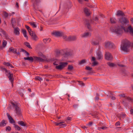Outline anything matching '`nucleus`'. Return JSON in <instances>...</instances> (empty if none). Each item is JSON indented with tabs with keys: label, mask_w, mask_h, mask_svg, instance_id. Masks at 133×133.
Instances as JSON below:
<instances>
[{
	"label": "nucleus",
	"mask_w": 133,
	"mask_h": 133,
	"mask_svg": "<svg viewBox=\"0 0 133 133\" xmlns=\"http://www.w3.org/2000/svg\"><path fill=\"white\" fill-rule=\"evenodd\" d=\"M124 26H118L115 27H111L110 29L112 32L115 33L117 36L121 35L124 31Z\"/></svg>",
	"instance_id": "nucleus-1"
},
{
	"label": "nucleus",
	"mask_w": 133,
	"mask_h": 133,
	"mask_svg": "<svg viewBox=\"0 0 133 133\" xmlns=\"http://www.w3.org/2000/svg\"><path fill=\"white\" fill-rule=\"evenodd\" d=\"M52 34L56 36L57 37L61 36L64 34V33L63 32L59 31L53 32Z\"/></svg>",
	"instance_id": "nucleus-16"
},
{
	"label": "nucleus",
	"mask_w": 133,
	"mask_h": 133,
	"mask_svg": "<svg viewBox=\"0 0 133 133\" xmlns=\"http://www.w3.org/2000/svg\"><path fill=\"white\" fill-rule=\"evenodd\" d=\"M119 21L122 24H127L129 23V21L125 17H123L119 19Z\"/></svg>",
	"instance_id": "nucleus-8"
},
{
	"label": "nucleus",
	"mask_w": 133,
	"mask_h": 133,
	"mask_svg": "<svg viewBox=\"0 0 133 133\" xmlns=\"http://www.w3.org/2000/svg\"><path fill=\"white\" fill-rule=\"evenodd\" d=\"M126 99L128 100H130V101H132V99H131L130 97H126Z\"/></svg>",
	"instance_id": "nucleus-63"
},
{
	"label": "nucleus",
	"mask_w": 133,
	"mask_h": 133,
	"mask_svg": "<svg viewBox=\"0 0 133 133\" xmlns=\"http://www.w3.org/2000/svg\"><path fill=\"white\" fill-rule=\"evenodd\" d=\"M94 19V21L98 23L99 22V21H98L99 18L97 17H95Z\"/></svg>",
	"instance_id": "nucleus-50"
},
{
	"label": "nucleus",
	"mask_w": 133,
	"mask_h": 133,
	"mask_svg": "<svg viewBox=\"0 0 133 133\" xmlns=\"http://www.w3.org/2000/svg\"><path fill=\"white\" fill-rule=\"evenodd\" d=\"M22 31L24 37L26 38L27 39H28V37L26 35V30L25 29H23L22 30Z\"/></svg>",
	"instance_id": "nucleus-29"
},
{
	"label": "nucleus",
	"mask_w": 133,
	"mask_h": 133,
	"mask_svg": "<svg viewBox=\"0 0 133 133\" xmlns=\"http://www.w3.org/2000/svg\"><path fill=\"white\" fill-rule=\"evenodd\" d=\"M11 24L13 28H14L15 25L16 23V22L15 20V19L14 18H11Z\"/></svg>",
	"instance_id": "nucleus-28"
},
{
	"label": "nucleus",
	"mask_w": 133,
	"mask_h": 133,
	"mask_svg": "<svg viewBox=\"0 0 133 133\" xmlns=\"http://www.w3.org/2000/svg\"><path fill=\"white\" fill-rule=\"evenodd\" d=\"M6 115L10 123L12 124L15 123V121L12 118V117L10 115L9 113H7Z\"/></svg>",
	"instance_id": "nucleus-18"
},
{
	"label": "nucleus",
	"mask_w": 133,
	"mask_h": 133,
	"mask_svg": "<svg viewBox=\"0 0 133 133\" xmlns=\"http://www.w3.org/2000/svg\"><path fill=\"white\" fill-rule=\"evenodd\" d=\"M77 39V37L75 36H70L66 38L65 40L69 41H76Z\"/></svg>",
	"instance_id": "nucleus-13"
},
{
	"label": "nucleus",
	"mask_w": 133,
	"mask_h": 133,
	"mask_svg": "<svg viewBox=\"0 0 133 133\" xmlns=\"http://www.w3.org/2000/svg\"><path fill=\"white\" fill-rule=\"evenodd\" d=\"M116 15L117 16H125L124 13L122 11L120 10H118L117 11Z\"/></svg>",
	"instance_id": "nucleus-22"
},
{
	"label": "nucleus",
	"mask_w": 133,
	"mask_h": 133,
	"mask_svg": "<svg viewBox=\"0 0 133 133\" xmlns=\"http://www.w3.org/2000/svg\"><path fill=\"white\" fill-rule=\"evenodd\" d=\"M71 54L70 52L67 51L63 55L64 57H66L71 56Z\"/></svg>",
	"instance_id": "nucleus-26"
},
{
	"label": "nucleus",
	"mask_w": 133,
	"mask_h": 133,
	"mask_svg": "<svg viewBox=\"0 0 133 133\" xmlns=\"http://www.w3.org/2000/svg\"><path fill=\"white\" fill-rule=\"evenodd\" d=\"M91 35V33L89 32H84L82 35V37H90Z\"/></svg>",
	"instance_id": "nucleus-19"
},
{
	"label": "nucleus",
	"mask_w": 133,
	"mask_h": 133,
	"mask_svg": "<svg viewBox=\"0 0 133 133\" xmlns=\"http://www.w3.org/2000/svg\"><path fill=\"white\" fill-rule=\"evenodd\" d=\"M73 69V67L71 65H69L68 68V69L70 70H72Z\"/></svg>",
	"instance_id": "nucleus-40"
},
{
	"label": "nucleus",
	"mask_w": 133,
	"mask_h": 133,
	"mask_svg": "<svg viewBox=\"0 0 133 133\" xmlns=\"http://www.w3.org/2000/svg\"><path fill=\"white\" fill-rule=\"evenodd\" d=\"M10 63L9 62H4V64L7 66H9L10 65Z\"/></svg>",
	"instance_id": "nucleus-47"
},
{
	"label": "nucleus",
	"mask_w": 133,
	"mask_h": 133,
	"mask_svg": "<svg viewBox=\"0 0 133 133\" xmlns=\"http://www.w3.org/2000/svg\"><path fill=\"white\" fill-rule=\"evenodd\" d=\"M105 59L108 60H111L113 57L111 54L109 52H106L105 55Z\"/></svg>",
	"instance_id": "nucleus-10"
},
{
	"label": "nucleus",
	"mask_w": 133,
	"mask_h": 133,
	"mask_svg": "<svg viewBox=\"0 0 133 133\" xmlns=\"http://www.w3.org/2000/svg\"><path fill=\"white\" fill-rule=\"evenodd\" d=\"M25 51H26L25 50H24V49H22V48L20 49V52H24V53H25Z\"/></svg>",
	"instance_id": "nucleus-61"
},
{
	"label": "nucleus",
	"mask_w": 133,
	"mask_h": 133,
	"mask_svg": "<svg viewBox=\"0 0 133 133\" xmlns=\"http://www.w3.org/2000/svg\"><path fill=\"white\" fill-rule=\"evenodd\" d=\"M85 69L86 70H88L91 71V70L92 69V68L89 66H86Z\"/></svg>",
	"instance_id": "nucleus-45"
},
{
	"label": "nucleus",
	"mask_w": 133,
	"mask_h": 133,
	"mask_svg": "<svg viewBox=\"0 0 133 133\" xmlns=\"http://www.w3.org/2000/svg\"><path fill=\"white\" fill-rule=\"evenodd\" d=\"M7 121L4 120H3L1 122H0V127H4L7 124Z\"/></svg>",
	"instance_id": "nucleus-21"
},
{
	"label": "nucleus",
	"mask_w": 133,
	"mask_h": 133,
	"mask_svg": "<svg viewBox=\"0 0 133 133\" xmlns=\"http://www.w3.org/2000/svg\"><path fill=\"white\" fill-rule=\"evenodd\" d=\"M126 115L124 113L122 112L121 114H117L116 116L120 120H121V117L123 119L126 117Z\"/></svg>",
	"instance_id": "nucleus-15"
},
{
	"label": "nucleus",
	"mask_w": 133,
	"mask_h": 133,
	"mask_svg": "<svg viewBox=\"0 0 133 133\" xmlns=\"http://www.w3.org/2000/svg\"><path fill=\"white\" fill-rule=\"evenodd\" d=\"M130 114L131 115H133V109H131L130 110Z\"/></svg>",
	"instance_id": "nucleus-64"
},
{
	"label": "nucleus",
	"mask_w": 133,
	"mask_h": 133,
	"mask_svg": "<svg viewBox=\"0 0 133 133\" xmlns=\"http://www.w3.org/2000/svg\"><path fill=\"white\" fill-rule=\"evenodd\" d=\"M64 122H61L59 123V125L60 126L61 125H64V127H65L66 126V125L65 124H62L63 123H64Z\"/></svg>",
	"instance_id": "nucleus-49"
},
{
	"label": "nucleus",
	"mask_w": 133,
	"mask_h": 133,
	"mask_svg": "<svg viewBox=\"0 0 133 133\" xmlns=\"http://www.w3.org/2000/svg\"><path fill=\"white\" fill-rule=\"evenodd\" d=\"M79 84L80 85H84V84L82 81H78Z\"/></svg>",
	"instance_id": "nucleus-58"
},
{
	"label": "nucleus",
	"mask_w": 133,
	"mask_h": 133,
	"mask_svg": "<svg viewBox=\"0 0 133 133\" xmlns=\"http://www.w3.org/2000/svg\"><path fill=\"white\" fill-rule=\"evenodd\" d=\"M4 16L5 18H6L8 16V14L6 12H5L4 13Z\"/></svg>",
	"instance_id": "nucleus-53"
},
{
	"label": "nucleus",
	"mask_w": 133,
	"mask_h": 133,
	"mask_svg": "<svg viewBox=\"0 0 133 133\" xmlns=\"http://www.w3.org/2000/svg\"><path fill=\"white\" fill-rule=\"evenodd\" d=\"M99 41L98 40L92 39L91 41V44L93 45H96L99 44Z\"/></svg>",
	"instance_id": "nucleus-20"
},
{
	"label": "nucleus",
	"mask_w": 133,
	"mask_h": 133,
	"mask_svg": "<svg viewBox=\"0 0 133 133\" xmlns=\"http://www.w3.org/2000/svg\"><path fill=\"white\" fill-rule=\"evenodd\" d=\"M110 21L111 23L115 24L116 22V19L113 18H111Z\"/></svg>",
	"instance_id": "nucleus-32"
},
{
	"label": "nucleus",
	"mask_w": 133,
	"mask_h": 133,
	"mask_svg": "<svg viewBox=\"0 0 133 133\" xmlns=\"http://www.w3.org/2000/svg\"><path fill=\"white\" fill-rule=\"evenodd\" d=\"M0 31L1 32L2 34L4 36H6V32L4 31L3 30L1 29Z\"/></svg>",
	"instance_id": "nucleus-44"
},
{
	"label": "nucleus",
	"mask_w": 133,
	"mask_h": 133,
	"mask_svg": "<svg viewBox=\"0 0 133 133\" xmlns=\"http://www.w3.org/2000/svg\"><path fill=\"white\" fill-rule=\"evenodd\" d=\"M84 11L87 15L89 16L90 15V14L89 13L88 10L87 8H85Z\"/></svg>",
	"instance_id": "nucleus-31"
},
{
	"label": "nucleus",
	"mask_w": 133,
	"mask_h": 133,
	"mask_svg": "<svg viewBox=\"0 0 133 133\" xmlns=\"http://www.w3.org/2000/svg\"><path fill=\"white\" fill-rule=\"evenodd\" d=\"M14 32L16 35H19V31L20 30L19 28L17 27V28H15L14 27Z\"/></svg>",
	"instance_id": "nucleus-24"
},
{
	"label": "nucleus",
	"mask_w": 133,
	"mask_h": 133,
	"mask_svg": "<svg viewBox=\"0 0 133 133\" xmlns=\"http://www.w3.org/2000/svg\"><path fill=\"white\" fill-rule=\"evenodd\" d=\"M29 24L31 25L33 27L36 28L37 27L36 25L35 24V23L34 22H30Z\"/></svg>",
	"instance_id": "nucleus-36"
},
{
	"label": "nucleus",
	"mask_w": 133,
	"mask_h": 133,
	"mask_svg": "<svg viewBox=\"0 0 133 133\" xmlns=\"http://www.w3.org/2000/svg\"><path fill=\"white\" fill-rule=\"evenodd\" d=\"M71 119V117H67V119L66 120V121L67 122L68 121H70Z\"/></svg>",
	"instance_id": "nucleus-55"
},
{
	"label": "nucleus",
	"mask_w": 133,
	"mask_h": 133,
	"mask_svg": "<svg viewBox=\"0 0 133 133\" xmlns=\"http://www.w3.org/2000/svg\"><path fill=\"white\" fill-rule=\"evenodd\" d=\"M48 40H49V42H50L51 40L50 39H49V38H45L43 39V42L45 43Z\"/></svg>",
	"instance_id": "nucleus-41"
},
{
	"label": "nucleus",
	"mask_w": 133,
	"mask_h": 133,
	"mask_svg": "<svg viewBox=\"0 0 133 133\" xmlns=\"http://www.w3.org/2000/svg\"><path fill=\"white\" fill-rule=\"evenodd\" d=\"M97 57L98 60L102 59L103 58V55L101 52L99 50H98L96 53Z\"/></svg>",
	"instance_id": "nucleus-11"
},
{
	"label": "nucleus",
	"mask_w": 133,
	"mask_h": 133,
	"mask_svg": "<svg viewBox=\"0 0 133 133\" xmlns=\"http://www.w3.org/2000/svg\"><path fill=\"white\" fill-rule=\"evenodd\" d=\"M99 94L98 93H96V96L95 97V101H98L99 99Z\"/></svg>",
	"instance_id": "nucleus-42"
},
{
	"label": "nucleus",
	"mask_w": 133,
	"mask_h": 133,
	"mask_svg": "<svg viewBox=\"0 0 133 133\" xmlns=\"http://www.w3.org/2000/svg\"><path fill=\"white\" fill-rule=\"evenodd\" d=\"M107 64L110 67H114L115 65V64L111 62H108L107 63Z\"/></svg>",
	"instance_id": "nucleus-33"
},
{
	"label": "nucleus",
	"mask_w": 133,
	"mask_h": 133,
	"mask_svg": "<svg viewBox=\"0 0 133 133\" xmlns=\"http://www.w3.org/2000/svg\"><path fill=\"white\" fill-rule=\"evenodd\" d=\"M11 130V128L10 126H8L7 127L6 129V131H10Z\"/></svg>",
	"instance_id": "nucleus-48"
},
{
	"label": "nucleus",
	"mask_w": 133,
	"mask_h": 133,
	"mask_svg": "<svg viewBox=\"0 0 133 133\" xmlns=\"http://www.w3.org/2000/svg\"><path fill=\"white\" fill-rule=\"evenodd\" d=\"M19 94L22 97L23 96L24 94L22 92L20 91L19 92Z\"/></svg>",
	"instance_id": "nucleus-52"
},
{
	"label": "nucleus",
	"mask_w": 133,
	"mask_h": 133,
	"mask_svg": "<svg viewBox=\"0 0 133 133\" xmlns=\"http://www.w3.org/2000/svg\"><path fill=\"white\" fill-rule=\"evenodd\" d=\"M124 31L126 32H129L132 36H133V28L130 25L127 29L124 27Z\"/></svg>",
	"instance_id": "nucleus-6"
},
{
	"label": "nucleus",
	"mask_w": 133,
	"mask_h": 133,
	"mask_svg": "<svg viewBox=\"0 0 133 133\" xmlns=\"http://www.w3.org/2000/svg\"><path fill=\"white\" fill-rule=\"evenodd\" d=\"M71 3H69L68 4L67 6V7H66V9H68V10L71 7Z\"/></svg>",
	"instance_id": "nucleus-46"
},
{
	"label": "nucleus",
	"mask_w": 133,
	"mask_h": 133,
	"mask_svg": "<svg viewBox=\"0 0 133 133\" xmlns=\"http://www.w3.org/2000/svg\"><path fill=\"white\" fill-rule=\"evenodd\" d=\"M25 44L26 46L30 49H32V48L30 44L29 43V42H25Z\"/></svg>",
	"instance_id": "nucleus-34"
},
{
	"label": "nucleus",
	"mask_w": 133,
	"mask_h": 133,
	"mask_svg": "<svg viewBox=\"0 0 133 133\" xmlns=\"http://www.w3.org/2000/svg\"><path fill=\"white\" fill-rule=\"evenodd\" d=\"M130 46V42L126 39L123 40L121 46V49L125 52L129 51V48Z\"/></svg>",
	"instance_id": "nucleus-2"
},
{
	"label": "nucleus",
	"mask_w": 133,
	"mask_h": 133,
	"mask_svg": "<svg viewBox=\"0 0 133 133\" xmlns=\"http://www.w3.org/2000/svg\"><path fill=\"white\" fill-rule=\"evenodd\" d=\"M84 22L86 26L87 27V28L89 29V31H91V28L90 25V23H92L93 21L92 19H91L89 21L88 19H84Z\"/></svg>",
	"instance_id": "nucleus-7"
},
{
	"label": "nucleus",
	"mask_w": 133,
	"mask_h": 133,
	"mask_svg": "<svg viewBox=\"0 0 133 133\" xmlns=\"http://www.w3.org/2000/svg\"><path fill=\"white\" fill-rule=\"evenodd\" d=\"M29 35L32 37L33 39L35 41H36L37 39V37L35 33L33 31L30 33Z\"/></svg>",
	"instance_id": "nucleus-17"
},
{
	"label": "nucleus",
	"mask_w": 133,
	"mask_h": 133,
	"mask_svg": "<svg viewBox=\"0 0 133 133\" xmlns=\"http://www.w3.org/2000/svg\"><path fill=\"white\" fill-rule=\"evenodd\" d=\"M119 96L120 97H125V95L124 94H121L119 95Z\"/></svg>",
	"instance_id": "nucleus-57"
},
{
	"label": "nucleus",
	"mask_w": 133,
	"mask_h": 133,
	"mask_svg": "<svg viewBox=\"0 0 133 133\" xmlns=\"http://www.w3.org/2000/svg\"><path fill=\"white\" fill-rule=\"evenodd\" d=\"M61 52L59 51H57L56 52V54L57 55H59L61 54Z\"/></svg>",
	"instance_id": "nucleus-54"
},
{
	"label": "nucleus",
	"mask_w": 133,
	"mask_h": 133,
	"mask_svg": "<svg viewBox=\"0 0 133 133\" xmlns=\"http://www.w3.org/2000/svg\"><path fill=\"white\" fill-rule=\"evenodd\" d=\"M86 62V60L85 59L82 60L81 61L79 62L78 65H82L83 64L85 63Z\"/></svg>",
	"instance_id": "nucleus-30"
},
{
	"label": "nucleus",
	"mask_w": 133,
	"mask_h": 133,
	"mask_svg": "<svg viewBox=\"0 0 133 133\" xmlns=\"http://www.w3.org/2000/svg\"><path fill=\"white\" fill-rule=\"evenodd\" d=\"M11 104L16 115L19 117L22 116V111L19 104L16 102H13L11 103Z\"/></svg>",
	"instance_id": "nucleus-3"
},
{
	"label": "nucleus",
	"mask_w": 133,
	"mask_h": 133,
	"mask_svg": "<svg viewBox=\"0 0 133 133\" xmlns=\"http://www.w3.org/2000/svg\"><path fill=\"white\" fill-rule=\"evenodd\" d=\"M34 57V61H35L39 62H43L44 59L40 57L34 56L33 57Z\"/></svg>",
	"instance_id": "nucleus-14"
},
{
	"label": "nucleus",
	"mask_w": 133,
	"mask_h": 133,
	"mask_svg": "<svg viewBox=\"0 0 133 133\" xmlns=\"http://www.w3.org/2000/svg\"><path fill=\"white\" fill-rule=\"evenodd\" d=\"M78 106V105L77 104H75L73 105L75 109L77 108Z\"/></svg>",
	"instance_id": "nucleus-59"
},
{
	"label": "nucleus",
	"mask_w": 133,
	"mask_h": 133,
	"mask_svg": "<svg viewBox=\"0 0 133 133\" xmlns=\"http://www.w3.org/2000/svg\"><path fill=\"white\" fill-rule=\"evenodd\" d=\"M120 125V123L119 121H118V122H116L115 124V125L116 126L119 125Z\"/></svg>",
	"instance_id": "nucleus-56"
},
{
	"label": "nucleus",
	"mask_w": 133,
	"mask_h": 133,
	"mask_svg": "<svg viewBox=\"0 0 133 133\" xmlns=\"http://www.w3.org/2000/svg\"><path fill=\"white\" fill-rule=\"evenodd\" d=\"M35 79L36 80H38L40 81H42L43 80L42 78L38 76H37L35 77Z\"/></svg>",
	"instance_id": "nucleus-37"
},
{
	"label": "nucleus",
	"mask_w": 133,
	"mask_h": 133,
	"mask_svg": "<svg viewBox=\"0 0 133 133\" xmlns=\"http://www.w3.org/2000/svg\"><path fill=\"white\" fill-rule=\"evenodd\" d=\"M9 52H11L15 54L17 53V50L14 49L13 47L10 48H9Z\"/></svg>",
	"instance_id": "nucleus-25"
},
{
	"label": "nucleus",
	"mask_w": 133,
	"mask_h": 133,
	"mask_svg": "<svg viewBox=\"0 0 133 133\" xmlns=\"http://www.w3.org/2000/svg\"><path fill=\"white\" fill-rule=\"evenodd\" d=\"M98 113L97 112H95L93 113H90V114L92 116H95L96 117L98 115Z\"/></svg>",
	"instance_id": "nucleus-43"
},
{
	"label": "nucleus",
	"mask_w": 133,
	"mask_h": 133,
	"mask_svg": "<svg viewBox=\"0 0 133 133\" xmlns=\"http://www.w3.org/2000/svg\"><path fill=\"white\" fill-rule=\"evenodd\" d=\"M40 2V0H35L33 3L34 9L37 10L38 9V4Z\"/></svg>",
	"instance_id": "nucleus-12"
},
{
	"label": "nucleus",
	"mask_w": 133,
	"mask_h": 133,
	"mask_svg": "<svg viewBox=\"0 0 133 133\" xmlns=\"http://www.w3.org/2000/svg\"><path fill=\"white\" fill-rule=\"evenodd\" d=\"M14 127L16 128L17 129V130H20L21 129V128L17 125L15 124H14Z\"/></svg>",
	"instance_id": "nucleus-39"
},
{
	"label": "nucleus",
	"mask_w": 133,
	"mask_h": 133,
	"mask_svg": "<svg viewBox=\"0 0 133 133\" xmlns=\"http://www.w3.org/2000/svg\"><path fill=\"white\" fill-rule=\"evenodd\" d=\"M4 69L5 71V73L6 75L8 77L9 80L10 81L12 86L14 80V79L13 78V74L12 73H11L9 71L7 70L6 69L4 68Z\"/></svg>",
	"instance_id": "nucleus-4"
},
{
	"label": "nucleus",
	"mask_w": 133,
	"mask_h": 133,
	"mask_svg": "<svg viewBox=\"0 0 133 133\" xmlns=\"http://www.w3.org/2000/svg\"><path fill=\"white\" fill-rule=\"evenodd\" d=\"M105 47L108 48H113L114 44L110 41L105 42Z\"/></svg>",
	"instance_id": "nucleus-9"
},
{
	"label": "nucleus",
	"mask_w": 133,
	"mask_h": 133,
	"mask_svg": "<svg viewBox=\"0 0 133 133\" xmlns=\"http://www.w3.org/2000/svg\"><path fill=\"white\" fill-rule=\"evenodd\" d=\"M95 57H92V59L91 61H95Z\"/></svg>",
	"instance_id": "nucleus-62"
},
{
	"label": "nucleus",
	"mask_w": 133,
	"mask_h": 133,
	"mask_svg": "<svg viewBox=\"0 0 133 133\" xmlns=\"http://www.w3.org/2000/svg\"><path fill=\"white\" fill-rule=\"evenodd\" d=\"M110 97H111L113 100H115L116 99L115 97L113 96H109Z\"/></svg>",
	"instance_id": "nucleus-60"
},
{
	"label": "nucleus",
	"mask_w": 133,
	"mask_h": 133,
	"mask_svg": "<svg viewBox=\"0 0 133 133\" xmlns=\"http://www.w3.org/2000/svg\"><path fill=\"white\" fill-rule=\"evenodd\" d=\"M18 123L22 126L26 127V124L23 121H18Z\"/></svg>",
	"instance_id": "nucleus-27"
},
{
	"label": "nucleus",
	"mask_w": 133,
	"mask_h": 133,
	"mask_svg": "<svg viewBox=\"0 0 133 133\" xmlns=\"http://www.w3.org/2000/svg\"><path fill=\"white\" fill-rule=\"evenodd\" d=\"M7 43V42L5 40H3L2 42V46L3 47L5 48L6 45Z\"/></svg>",
	"instance_id": "nucleus-38"
},
{
	"label": "nucleus",
	"mask_w": 133,
	"mask_h": 133,
	"mask_svg": "<svg viewBox=\"0 0 133 133\" xmlns=\"http://www.w3.org/2000/svg\"><path fill=\"white\" fill-rule=\"evenodd\" d=\"M68 64L67 62H61L60 63V65L56 66V69L59 70H62L63 68L66 67Z\"/></svg>",
	"instance_id": "nucleus-5"
},
{
	"label": "nucleus",
	"mask_w": 133,
	"mask_h": 133,
	"mask_svg": "<svg viewBox=\"0 0 133 133\" xmlns=\"http://www.w3.org/2000/svg\"><path fill=\"white\" fill-rule=\"evenodd\" d=\"M24 59L25 60H29L30 62H32L34 61V57H24Z\"/></svg>",
	"instance_id": "nucleus-23"
},
{
	"label": "nucleus",
	"mask_w": 133,
	"mask_h": 133,
	"mask_svg": "<svg viewBox=\"0 0 133 133\" xmlns=\"http://www.w3.org/2000/svg\"><path fill=\"white\" fill-rule=\"evenodd\" d=\"M98 64V62H96L95 61H94V62L92 63V66H94Z\"/></svg>",
	"instance_id": "nucleus-51"
},
{
	"label": "nucleus",
	"mask_w": 133,
	"mask_h": 133,
	"mask_svg": "<svg viewBox=\"0 0 133 133\" xmlns=\"http://www.w3.org/2000/svg\"><path fill=\"white\" fill-rule=\"evenodd\" d=\"M25 27L28 30L29 34L32 31L31 29L29 26L27 25H25Z\"/></svg>",
	"instance_id": "nucleus-35"
}]
</instances>
